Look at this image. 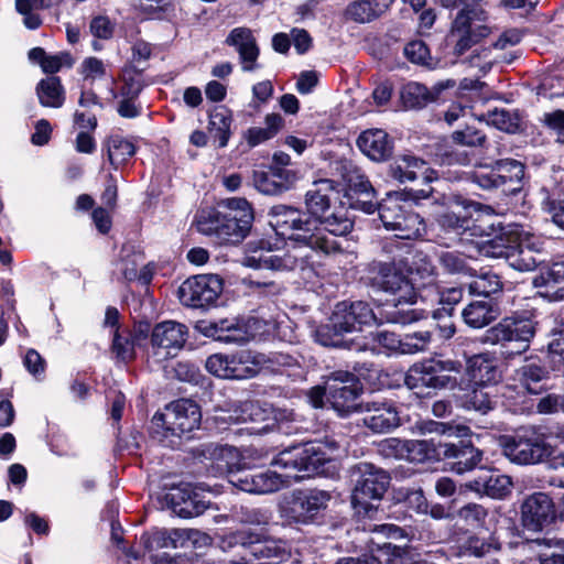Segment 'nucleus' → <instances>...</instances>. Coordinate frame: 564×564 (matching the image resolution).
I'll use <instances>...</instances> for the list:
<instances>
[{
    "mask_svg": "<svg viewBox=\"0 0 564 564\" xmlns=\"http://www.w3.org/2000/svg\"><path fill=\"white\" fill-rule=\"evenodd\" d=\"M270 225L285 236L292 246L283 253H273L261 242L259 250H252L242 263L246 267L272 271H290L300 269L311 272L314 256H332L341 251L335 236H346L354 227L352 220L343 210L332 214L319 227L316 219L296 208L275 205L269 210Z\"/></svg>",
    "mask_w": 564,
    "mask_h": 564,
    "instance_id": "obj_1",
    "label": "nucleus"
},
{
    "mask_svg": "<svg viewBox=\"0 0 564 564\" xmlns=\"http://www.w3.org/2000/svg\"><path fill=\"white\" fill-rule=\"evenodd\" d=\"M340 445L334 438L316 440L292 445L281 451L272 464L285 470L284 474L267 470L253 475V494L264 495L290 484V479H302L317 474H327L335 468L334 462L340 455Z\"/></svg>",
    "mask_w": 564,
    "mask_h": 564,
    "instance_id": "obj_2",
    "label": "nucleus"
},
{
    "mask_svg": "<svg viewBox=\"0 0 564 564\" xmlns=\"http://www.w3.org/2000/svg\"><path fill=\"white\" fill-rule=\"evenodd\" d=\"M403 259L393 258L391 262L373 263L372 286L394 296L393 304H386L381 310L384 322L393 324H410L423 317V311L403 307L416 302L417 292L413 283L402 272Z\"/></svg>",
    "mask_w": 564,
    "mask_h": 564,
    "instance_id": "obj_3",
    "label": "nucleus"
},
{
    "mask_svg": "<svg viewBox=\"0 0 564 564\" xmlns=\"http://www.w3.org/2000/svg\"><path fill=\"white\" fill-rule=\"evenodd\" d=\"M481 205L467 200L463 197H455L448 207L440 213L436 223L440 229V243L448 245L443 239L452 242L468 239V237H490L492 225H482L478 219H473L471 210L479 212Z\"/></svg>",
    "mask_w": 564,
    "mask_h": 564,
    "instance_id": "obj_4",
    "label": "nucleus"
},
{
    "mask_svg": "<svg viewBox=\"0 0 564 564\" xmlns=\"http://www.w3.org/2000/svg\"><path fill=\"white\" fill-rule=\"evenodd\" d=\"M462 364L452 359L430 358L412 365L405 373L404 383L416 395L424 390L455 389Z\"/></svg>",
    "mask_w": 564,
    "mask_h": 564,
    "instance_id": "obj_5",
    "label": "nucleus"
},
{
    "mask_svg": "<svg viewBox=\"0 0 564 564\" xmlns=\"http://www.w3.org/2000/svg\"><path fill=\"white\" fill-rule=\"evenodd\" d=\"M229 545L240 546L242 552L235 564H275L288 556L282 541L269 538L263 530H240L228 538Z\"/></svg>",
    "mask_w": 564,
    "mask_h": 564,
    "instance_id": "obj_6",
    "label": "nucleus"
},
{
    "mask_svg": "<svg viewBox=\"0 0 564 564\" xmlns=\"http://www.w3.org/2000/svg\"><path fill=\"white\" fill-rule=\"evenodd\" d=\"M354 489L351 503L358 513H368L372 507L370 501L380 500L390 484V476L386 470L371 463L361 462L350 469Z\"/></svg>",
    "mask_w": 564,
    "mask_h": 564,
    "instance_id": "obj_7",
    "label": "nucleus"
},
{
    "mask_svg": "<svg viewBox=\"0 0 564 564\" xmlns=\"http://www.w3.org/2000/svg\"><path fill=\"white\" fill-rule=\"evenodd\" d=\"M502 455L512 464L527 466L542 463L551 454L543 435L533 427L521 429L499 438Z\"/></svg>",
    "mask_w": 564,
    "mask_h": 564,
    "instance_id": "obj_8",
    "label": "nucleus"
},
{
    "mask_svg": "<svg viewBox=\"0 0 564 564\" xmlns=\"http://www.w3.org/2000/svg\"><path fill=\"white\" fill-rule=\"evenodd\" d=\"M243 213L240 223H235V218H226L219 210L209 212L197 220L198 231L214 236L219 245H237L246 238L253 221V216L247 208Z\"/></svg>",
    "mask_w": 564,
    "mask_h": 564,
    "instance_id": "obj_9",
    "label": "nucleus"
},
{
    "mask_svg": "<svg viewBox=\"0 0 564 564\" xmlns=\"http://www.w3.org/2000/svg\"><path fill=\"white\" fill-rule=\"evenodd\" d=\"M535 335V324L530 318L505 317L486 334L487 341L500 344L512 354L524 352Z\"/></svg>",
    "mask_w": 564,
    "mask_h": 564,
    "instance_id": "obj_10",
    "label": "nucleus"
},
{
    "mask_svg": "<svg viewBox=\"0 0 564 564\" xmlns=\"http://www.w3.org/2000/svg\"><path fill=\"white\" fill-rule=\"evenodd\" d=\"M330 494L312 489L294 492L281 507L280 513L289 524H307L324 511L330 501Z\"/></svg>",
    "mask_w": 564,
    "mask_h": 564,
    "instance_id": "obj_11",
    "label": "nucleus"
},
{
    "mask_svg": "<svg viewBox=\"0 0 564 564\" xmlns=\"http://www.w3.org/2000/svg\"><path fill=\"white\" fill-rule=\"evenodd\" d=\"M487 13L481 8L463 9L452 25V36L456 40L455 54L463 55L473 45L490 33L486 24Z\"/></svg>",
    "mask_w": 564,
    "mask_h": 564,
    "instance_id": "obj_12",
    "label": "nucleus"
},
{
    "mask_svg": "<svg viewBox=\"0 0 564 564\" xmlns=\"http://www.w3.org/2000/svg\"><path fill=\"white\" fill-rule=\"evenodd\" d=\"M271 324L256 316L246 318H225L215 322L213 336L226 344L242 345L269 333Z\"/></svg>",
    "mask_w": 564,
    "mask_h": 564,
    "instance_id": "obj_13",
    "label": "nucleus"
},
{
    "mask_svg": "<svg viewBox=\"0 0 564 564\" xmlns=\"http://www.w3.org/2000/svg\"><path fill=\"white\" fill-rule=\"evenodd\" d=\"M187 334V327L174 321L156 324L151 332V357L158 362L174 358L184 347Z\"/></svg>",
    "mask_w": 564,
    "mask_h": 564,
    "instance_id": "obj_14",
    "label": "nucleus"
},
{
    "mask_svg": "<svg viewBox=\"0 0 564 564\" xmlns=\"http://www.w3.org/2000/svg\"><path fill=\"white\" fill-rule=\"evenodd\" d=\"M328 402L340 415L357 411V399L361 391L356 376L349 371L337 370L326 377Z\"/></svg>",
    "mask_w": 564,
    "mask_h": 564,
    "instance_id": "obj_15",
    "label": "nucleus"
},
{
    "mask_svg": "<svg viewBox=\"0 0 564 564\" xmlns=\"http://www.w3.org/2000/svg\"><path fill=\"white\" fill-rule=\"evenodd\" d=\"M223 292V280L216 274H200L185 280L178 289L182 304L203 308L216 302Z\"/></svg>",
    "mask_w": 564,
    "mask_h": 564,
    "instance_id": "obj_16",
    "label": "nucleus"
},
{
    "mask_svg": "<svg viewBox=\"0 0 564 564\" xmlns=\"http://www.w3.org/2000/svg\"><path fill=\"white\" fill-rule=\"evenodd\" d=\"M202 414L199 406L189 399H180L166 406L164 413H156L153 421L173 435H182L198 427Z\"/></svg>",
    "mask_w": 564,
    "mask_h": 564,
    "instance_id": "obj_17",
    "label": "nucleus"
},
{
    "mask_svg": "<svg viewBox=\"0 0 564 564\" xmlns=\"http://www.w3.org/2000/svg\"><path fill=\"white\" fill-rule=\"evenodd\" d=\"M477 247L480 254L488 258H505L511 268L522 272L533 271L544 261L519 245H505L502 237L481 240Z\"/></svg>",
    "mask_w": 564,
    "mask_h": 564,
    "instance_id": "obj_18",
    "label": "nucleus"
},
{
    "mask_svg": "<svg viewBox=\"0 0 564 564\" xmlns=\"http://www.w3.org/2000/svg\"><path fill=\"white\" fill-rule=\"evenodd\" d=\"M332 316L335 327L344 330L345 334L361 330L364 326H371L384 321L382 310L379 311L378 315L364 301L340 302L335 306Z\"/></svg>",
    "mask_w": 564,
    "mask_h": 564,
    "instance_id": "obj_19",
    "label": "nucleus"
},
{
    "mask_svg": "<svg viewBox=\"0 0 564 564\" xmlns=\"http://www.w3.org/2000/svg\"><path fill=\"white\" fill-rule=\"evenodd\" d=\"M556 517L555 505L545 492H534L521 505L522 523L528 530L542 531L554 523Z\"/></svg>",
    "mask_w": 564,
    "mask_h": 564,
    "instance_id": "obj_20",
    "label": "nucleus"
},
{
    "mask_svg": "<svg viewBox=\"0 0 564 564\" xmlns=\"http://www.w3.org/2000/svg\"><path fill=\"white\" fill-rule=\"evenodd\" d=\"M339 191L332 180H319L313 184V187L306 193V206L312 219L318 221L319 227H324V220L332 216L333 212L328 214L332 202L338 198ZM347 216L344 208H339ZM338 212V209H336ZM335 213V210H334Z\"/></svg>",
    "mask_w": 564,
    "mask_h": 564,
    "instance_id": "obj_21",
    "label": "nucleus"
},
{
    "mask_svg": "<svg viewBox=\"0 0 564 564\" xmlns=\"http://www.w3.org/2000/svg\"><path fill=\"white\" fill-rule=\"evenodd\" d=\"M389 175L399 183L413 182L419 177L426 183L437 180V173L424 160L413 154L397 156L389 166Z\"/></svg>",
    "mask_w": 564,
    "mask_h": 564,
    "instance_id": "obj_22",
    "label": "nucleus"
},
{
    "mask_svg": "<svg viewBox=\"0 0 564 564\" xmlns=\"http://www.w3.org/2000/svg\"><path fill=\"white\" fill-rule=\"evenodd\" d=\"M466 372L474 386L494 388L502 378L498 358L490 352H481L469 357Z\"/></svg>",
    "mask_w": 564,
    "mask_h": 564,
    "instance_id": "obj_23",
    "label": "nucleus"
},
{
    "mask_svg": "<svg viewBox=\"0 0 564 564\" xmlns=\"http://www.w3.org/2000/svg\"><path fill=\"white\" fill-rule=\"evenodd\" d=\"M225 42L238 53L243 72H252L259 67L257 61L260 50L250 29L243 26L232 29Z\"/></svg>",
    "mask_w": 564,
    "mask_h": 564,
    "instance_id": "obj_24",
    "label": "nucleus"
},
{
    "mask_svg": "<svg viewBox=\"0 0 564 564\" xmlns=\"http://www.w3.org/2000/svg\"><path fill=\"white\" fill-rule=\"evenodd\" d=\"M202 455L212 462V468L216 474L229 478L230 474L238 470L245 458L234 446L206 444L203 446Z\"/></svg>",
    "mask_w": 564,
    "mask_h": 564,
    "instance_id": "obj_25",
    "label": "nucleus"
},
{
    "mask_svg": "<svg viewBox=\"0 0 564 564\" xmlns=\"http://www.w3.org/2000/svg\"><path fill=\"white\" fill-rule=\"evenodd\" d=\"M433 452L437 457L454 458L451 469L456 474H464L474 469L481 460V452L473 445L456 446L438 442Z\"/></svg>",
    "mask_w": 564,
    "mask_h": 564,
    "instance_id": "obj_26",
    "label": "nucleus"
},
{
    "mask_svg": "<svg viewBox=\"0 0 564 564\" xmlns=\"http://www.w3.org/2000/svg\"><path fill=\"white\" fill-rule=\"evenodd\" d=\"M166 499L173 512L182 518L197 517L207 509V503L189 484L172 488Z\"/></svg>",
    "mask_w": 564,
    "mask_h": 564,
    "instance_id": "obj_27",
    "label": "nucleus"
},
{
    "mask_svg": "<svg viewBox=\"0 0 564 564\" xmlns=\"http://www.w3.org/2000/svg\"><path fill=\"white\" fill-rule=\"evenodd\" d=\"M434 446V440L431 441H401L399 438H388L381 442L380 452L386 457L405 458L411 462H422L431 458L430 446Z\"/></svg>",
    "mask_w": 564,
    "mask_h": 564,
    "instance_id": "obj_28",
    "label": "nucleus"
},
{
    "mask_svg": "<svg viewBox=\"0 0 564 564\" xmlns=\"http://www.w3.org/2000/svg\"><path fill=\"white\" fill-rule=\"evenodd\" d=\"M364 424L375 433H387L399 426L400 416L391 402H371L366 405Z\"/></svg>",
    "mask_w": 564,
    "mask_h": 564,
    "instance_id": "obj_29",
    "label": "nucleus"
},
{
    "mask_svg": "<svg viewBox=\"0 0 564 564\" xmlns=\"http://www.w3.org/2000/svg\"><path fill=\"white\" fill-rule=\"evenodd\" d=\"M357 144L360 151L373 161H383L392 153V141L388 133L381 129H369L364 131Z\"/></svg>",
    "mask_w": 564,
    "mask_h": 564,
    "instance_id": "obj_30",
    "label": "nucleus"
},
{
    "mask_svg": "<svg viewBox=\"0 0 564 564\" xmlns=\"http://www.w3.org/2000/svg\"><path fill=\"white\" fill-rule=\"evenodd\" d=\"M511 479L509 476L487 471L466 484L469 490L486 495L494 499H501L510 492Z\"/></svg>",
    "mask_w": 564,
    "mask_h": 564,
    "instance_id": "obj_31",
    "label": "nucleus"
},
{
    "mask_svg": "<svg viewBox=\"0 0 564 564\" xmlns=\"http://www.w3.org/2000/svg\"><path fill=\"white\" fill-rule=\"evenodd\" d=\"M498 316V311L489 299L471 301L462 311V317L471 328H482L489 325Z\"/></svg>",
    "mask_w": 564,
    "mask_h": 564,
    "instance_id": "obj_32",
    "label": "nucleus"
},
{
    "mask_svg": "<svg viewBox=\"0 0 564 564\" xmlns=\"http://www.w3.org/2000/svg\"><path fill=\"white\" fill-rule=\"evenodd\" d=\"M534 284L544 289V296L553 301L564 300V261L553 263L534 279Z\"/></svg>",
    "mask_w": 564,
    "mask_h": 564,
    "instance_id": "obj_33",
    "label": "nucleus"
},
{
    "mask_svg": "<svg viewBox=\"0 0 564 564\" xmlns=\"http://www.w3.org/2000/svg\"><path fill=\"white\" fill-rule=\"evenodd\" d=\"M408 270L414 275V279L420 281L422 286H435L437 279V268L433 263L429 254L422 251H414L411 258H406Z\"/></svg>",
    "mask_w": 564,
    "mask_h": 564,
    "instance_id": "obj_34",
    "label": "nucleus"
},
{
    "mask_svg": "<svg viewBox=\"0 0 564 564\" xmlns=\"http://www.w3.org/2000/svg\"><path fill=\"white\" fill-rule=\"evenodd\" d=\"M441 269L451 275L474 276L475 269L469 264V259L456 250H441L435 253Z\"/></svg>",
    "mask_w": 564,
    "mask_h": 564,
    "instance_id": "obj_35",
    "label": "nucleus"
},
{
    "mask_svg": "<svg viewBox=\"0 0 564 564\" xmlns=\"http://www.w3.org/2000/svg\"><path fill=\"white\" fill-rule=\"evenodd\" d=\"M389 7V0H360L349 4L346 9L348 19L367 23L380 17Z\"/></svg>",
    "mask_w": 564,
    "mask_h": 564,
    "instance_id": "obj_36",
    "label": "nucleus"
},
{
    "mask_svg": "<svg viewBox=\"0 0 564 564\" xmlns=\"http://www.w3.org/2000/svg\"><path fill=\"white\" fill-rule=\"evenodd\" d=\"M345 332L337 329L334 325L333 317L330 324L321 325L314 332L315 341L325 347L347 348L364 350L365 347L355 343V340L344 339Z\"/></svg>",
    "mask_w": 564,
    "mask_h": 564,
    "instance_id": "obj_37",
    "label": "nucleus"
},
{
    "mask_svg": "<svg viewBox=\"0 0 564 564\" xmlns=\"http://www.w3.org/2000/svg\"><path fill=\"white\" fill-rule=\"evenodd\" d=\"M236 367L241 373L237 379L252 378L261 370H269L267 354L253 350H241L236 352Z\"/></svg>",
    "mask_w": 564,
    "mask_h": 564,
    "instance_id": "obj_38",
    "label": "nucleus"
},
{
    "mask_svg": "<svg viewBox=\"0 0 564 564\" xmlns=\"http://www.w3.org/2000/svg\"><path fill=\"white\" fill-rule=\"evenodd\" d=\"M36 95L43 107L61 108L65 101L64 87L56 76L42 79L36 86Z\"/></svg>",
    "mask_w": 564,
    "mask_h": 564,
    "instance_id": "obj_39",
    "label": "nucleus"
},
{
    "mask_svg": "<svg viewBox=\"0 0 564 564\" xmlns=\"http://www.w3.org/2000/svg\"><path fill=\"white\" fill-rule=\"evenodd\" d=\"M231 123V111L227 107L217 106L210 111L208 130L218 140L220 148L228 144Z\"/></svg>",
    "mask_w": 564,
    "mask_h": 564,
    "instance_id": "obj_40",
    "label": "nucleus"
},
{
    "mask_svg": "<svg viewBox=\"0 0 564 564\" xmlns=\"http://www.w3.org/2000/svg\"><path fill=\"white\" fill-rule=\"evenodd\" d=\"M531 547H538L541 564H564V539L543 538L531 541Z\"/></svg>",
    "mask_w": 564,
    "mask_h": 564,
    "instance_id": "obj_41",
    "label": "nucleus"
},
{
    "mask_svg": "<svg viewBox=\"0 0 564 564\" xmlns=\"http://www.w3.org/2000/svg\"><path fill=\"white\" fill-rule=\"evenodd\" d=\"M380 220L388 230H395L409 210L401 204L399 195H389L378 205Z\"/></svg>",
    "mask_w": 564,
    "mask_h": 564,
    "instance_id": "obj_42",
    "label": "nucleus"
},
{
    "mask_svg": "<svg viewBox=\"0 0 564 564\" xmlns=\"http://www.w3.org/2000/svg\"><path fill=\"white\" fill-rule=\"evenodd\" d=\"M547 370L539 360H530L517 371L518 380L529 393H538L541 382L546 378Z\"/></svg>",
    "mask_w": 564,
    "mask_h": 564,
    "instance_id": "obj_43",
    "label": "nucleus"
},
{
    "mask_svg": "<svg viewBox=\"0 0 564 564\" xmlns=\"http://www.w3.org/2000/svg\"><path fill=\"white\" fill-rule=\"evenodd\" d=\"M497 405V399L494 394V388L475 386V388L465 395L464 406L467 410H474L480 414H487Z\"/></svg>",
    "mask_w": 564,
    "mask_h": 564,
    "instance_id": "obj_44",
    "label": "nucleus"
},
{
    "mask_svg": "<svg viewBox=\"0 0 564 564\" xmlns=\"http://www.w3.org/2000/svg\"><path fill=\"white\" fill-rule=\"evenodd\" d=\"M137 346L127 327H117L112 333L111 352L121 362H129L135 358Z\"/></svg>",
    "mask_w": 564,
    "mask_h": 564,
    "instance_id": "obj_45",
    "label": "nucleus"
},
{
    "mask_svg": "<svg viewBox=\"0 0 564 564\" xmlns=\"http://www.w3.org/2000/svg\"><path fill=\"white\" fill-rule=\"evenodd\" d=\"M236 364V354L230 356L215 354L207 358L205 366L207 371L216 377L237 379L241 371L237 370Z\"/></svg>",
    "mask_w": 564,
    "mask_h": 564,
    "instance_id": "obj_46",
    "label": "nucleus"
},
{
    "mask_svg": "<svg viewBox=\"0 0 564 564\" xmlns=\"http://www.w3.org/2000/svg\"><path fill=\"white\" fill-rule=\"evenodd\" d=\"M401 99L406 108L415 109L424 107L434 99V96L429 91L426 86L411 82L402 87Z\"/></svg>",
    "mask_w": 564,
    "mask_h": 564,
    "instance_id": "obj_47",
    "label": "nucleus"
},
{
    "mask_svg": "<svg viewBox=\"0 0 564 564\" xmlns=\"http://www.w3.org/2000/svg\"><path fill=\"white\" fill-rule=\"evenodd\" d=\"M468 289L470 294L481 295L484 299H488L489 295L501 291L502 282L497 273L487 271L475 276L469 283Z\"/></svg>",
    "mask_w": 564,
    "mask_h": 564,
    "instance_id": "obj_48",
    "label": "nucleus"
},
{
    "mask_svg": "<svg viewBox=\"0 0 564 564\" xmlns=\"http://www.w3.org/2000/svg\"><path fill=\"white\" fill-rule=\"evenodd\" d=\"M397 227L395 237L404 240L417 239L425 235L426 226L423 218L413 212H408Z\"/></svg>",
    "mask_w": 564,
    "mask_h": 564,
    "instance_id": "obj_49",
    "label": "nucleus"
},
{
    "mask_svg": "<svg viewBox=\"0 0 564 564\" xmlns=\"http://www.w3.org/2000/svg\"><path fill=\"white\" fill-rule=\"evenodd\" d=\"M52 3L53 0H15L17 10L24 17L23 23L30 30L37 29L42 23L41 18L34 11L48 8Z\"/></svg>",
    "mask_w": 564,
    "mask_h": 564,
    "instance_id": "obj_50",
    "label": "nucleus"
},
{
    "mask_svg": "<svg viewBox=\"0 0 564 564\" xmlns=\"http://www.w3.org/2000/svg\"><path fill=\"white\" fill-rule=\"evenodd\" d=\"M107 147L109 161L116 167L123 164L135 153L133 143L120 135L110 137Z\"/></svg>",
    "mask_w": 564,
    "mask_h": 564,
    "instance_id": "obj_51",
    "label": "nucleus"
},
{
    "mask_svg": "<svg viewBox=\"0 0 564 564\" xmlns=\"http://www.w3.org/2000/svg\"><path fill=\"white\" fill-rule=\"evenodd\" d=\"M239 520L243 524L258 528L256 531L263 530L269 534V525L272 523V513L264 508H241Z\"/></svg>",
    "mask_w": 564,
    "mask_h": 564,
    "instance_id": "obj_52",
    "label": "nucleus"
},
{
    "mask_svg": "<svg viewBox=\"0 0 564 564\" xmlns=\"http://www.w3.org/2000/svg\"><path fill=\"white\" fill-rule=\"evenodd\" d=\"M484 119L488 124L508 133L516 132L519 127L518 117L506 109H494L488 111L487 115L484 116Z\"/></svg>",
    "mask_w": 564,
    "mask_h": 564,
    "instance_id": "obj_53",
    "label": "nucleus"
},
{
    "mask_svg": "<svg viewBox=\"0 0 564 564\" xmlns=\"http://www.w3.org/2000/svg\"><path fill=\"white\" fill-rule=\"evenodd\" d=\"M133 7L151 19H163L171 10V0H133Z\"/></svg>",
    "mask_w": 564,
    "mask_h": 564,
    "instance_id": "obj_54",
    "label": "nucleus"
},
{
    "mask_svg": "<svg viewBox=\"0 0 564 564\" xmlns=\"http://www.w3.org/2000/svg\"><path fill=\"white\" fill-rule=\"evenodd\" d=\"M404 55L414 64H420L429 68L434 67L430 55V50L421 40L409 42L404 47Z\"/></svg>",
    "mask_w": 564,
    "mask_h": 564,
    "instance_id": "obj_55",
    "label": "nucleus"
},
{
    "mask_svg": "<svg viewBox=\"0 0 564 564\" xmlns=\"http://www.w3.org/2000/svg\"><path fill=\"white\" fill-rule=\"evenodd\" d=\"M473 182L484 189L499 188L503 186V176L492 167L482 166L471 175Z\"/></svg>",
    "mask_w": 564,
    "mask_h": 564,
    "instance_id": "obj_56",
    "label": "nucleus"
},
{
    "mask_svg": "<svg viewBox=\"0 0 564 564\" xmlns=\"http://www.w3.org/2000/svg\"><path fill=\"white\" fill-rule=\"evenodd\" d=\"M416 427L422 434H438V435H455V436H464L466 435L467 427L466 426H453L449 424H445L442 422L435 421H422L416 424Z\"/></svg>",
    "mask_w": 564,
    "mask_h": 564,
    "instance_id": "obj_57",
    "label": "nucleus"
},
{
    "mask_svg": "<svg viewBox=\"0 0 564 564\" xmlns=\"http://www.w3.org/2000/svg\"><path fill=\"white\" fill-rule=\"evenodd\" d=\"M495 169L503 176V185L507 183H519L524 176V166L516 160L497 161Z\"/></svg>",
    "mask_w": 564,
    "mask_h": 564,
    "instance_id": "obj_58",
    "label": "nucleus"
},
{
    "mask_svg": "<svg viewBox=\"0 0 564 564\" xmlns=\"http://www.w3.org/2000/svg\"><path fill=\"white\" fill-rule=\"evenodd\" d=\"M246 408L247 401L234 404L227 410H220L219 413L215 416V420L217 423H249L248 412L245 411Z\"/></svg>",
    "mask_w": 564,
    "mask_h": 564,
    "instance_id": "obj_59",
    "label": "nucleus"
},
{
    "mask_svg": "<svg viewBox=\"0 0 564 564\" xmlns=\"http://www.w3.org/2000/svg\"><path fill=\"white\" fill-rule=\"evenodd\" d=\"M433 318L436 321V327L441 338L449 339L456 332L455 324L452 319V308L440 307L432 313Z\"/></svg>",
    "mask_w": 564,
    "mask_h": 564,
    "instance_id": "obj_60",
    "label": "nucleus"
},
{
    "mask_svg": "<svg viewBox=\"0 0 564 564\" xmlns=\"http://www.w3.org/2000/svg\"><path fill=\"white\" fill-rule=\"evenodd\" d=\"M221 207H224L226 210L220 212L221 216L226 218H235V223H240V218H242V215L245 214V209L247 208L248 212L253 216V210L251 208V205L246 198L241 197H232L228 198L221 202Z\"/></svg>",
    "mask_w": 564,
    "mask_h": 564,
    "instance_id": "obj_61",
    "label": "nucleus"
},
{
    "mask_svg": "<svg viewBox=\"0 0 564 564\" xmlns=\"http://www.w3.org/2000/svg\"><path fill=\"white\" fill-rule=\"evenodd\" d=\"M452 139L460 145L480 147L484 144L486 135L474 127H466L465 129L454 131Z\"/></svg>",
    "mask_w": 564,
    "mask_h": 564,
    "instance_id": "obj_62",
    "label": "nucleus"
},
{
    "mask_svg": "<svg viewBox=\"0 0 564 564\" xmlns=\"http://www.w3.org/2000/svg\"><path fill=\"white\" fill-rule=\"evenodd\" d=\"M106 65L97 57L90 56L85 58L79 67V73L85 80L93 83L106 76Z\"/></svg>",
    "mask_w": 564,
    "mask_h": 564,
    "instance_id": "obj_63",
    "label": "nucleus"
},
{
    "mask_svg": "<svg viewBox=\"0 0 564 564\" xmlns=\"http://www.w3.org/2000/svg\"><path fill=\"white\" fill-rule=\"evenodd\" d=\"M542 208L549 213L554 224L564 229V200L552 198L547 191L542 189Z\"/></svg>",
    "mask_w": 564,
    "mask_h": 564,
    "instance_id": "obj_64",
    "label": "nucleus"
}]
</instances>
